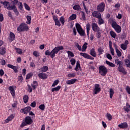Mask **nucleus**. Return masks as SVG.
<instances>
[{"label":"nucleus","instance_id":"obj_5","mask_svg":"<svg viewBox=\"0 0 130 130\" xmlns=\"http://www.w3.org/2000/svg\"><path fill=\"white\" fill-rule=\"evenodd\" d=\"M32 122L33 120L31 118V117L27 116L25 118L24 120L22 122L20 126H21V127H24V126H26V125H30V124H32Z\"/></svg>","mask_w":130,"mask_h":130},{"label":"nucleus","instance_id":"obj_49","mask_svg":"<svg viewBox=\"0 0 130 130\" xmlns=\"http://www.w3.org/2000/svg\"><path fill=\"white\" fill-rule=\"evenodd\" d=\"M81 15L82 16V18L84 21L86 20V15L85 14V12L84 11L81 12Z\"/></svg>","mask_w":130,"mask_h":130},{"label":"nucleus","instance_id":"obj_59","mask_svg":"<svg viewBox=\"0 0 130 130\" xmlns=\"http://www.w3.org/2000/svg\"><path fill=\"white\" fill-rule=\"evenodd\" d=\"M126 91L130 95V87L127 86L125 88Z\"/></svg>","mask_w":130,"mask_h":130},{"label":"nucleus","instance_id":"obj_19","mask_svg":"<svg viewBox=\"0 0 130 130\" xmlns=\"http://www.w3.org/2000/svg\"><path fill=\"white\" fill-rule=\"evenodd\" d=\"M38 77L40 79H42L43 80H45L47 78V75L45 73H40L38 74Z\"/></svg>","mask_w":130,"mask_h":130},{"label":"nucleus","instance_id":"obj_28","mask_svg":"<svg viewBox=\"0 0 130 130\" xmlns=\"http://www.w3.org/2000/svg\"><path fill=\"white\" fill-rule=\"evenodd\" d=\"M73 9L75 11H80L81 10V6L79 5H75L73 6Z\"/></svg>","mask_w":130,"mask_h":130},{"label":"nucleus","instance_id":"obj_31","mask_svg":"<svg viewBox=\"0 0 130 130\" xmlns=\"http://www.w3.org/2000/svg\"><path fill=\"white\" fill-rule=\"evenodd\" d=\"M41 71L42 72V73H45V72H47V71H48V67L44 66L41 68Z\"/></svg>","mask_w":130,"mask_h":130},{"label":"nucleus","instance_id":"obj_55","mask_svg":"<svg viewBox=\"0 0 130 130\" xmlns=\"http://www.w3.org/2000/svg\"><path fill=\"white\" fill-rule=\"evenodd\" d=\"M116 52L117 53V56H118V57H120V56H121V52H120V51H119V50H116Z\"/></svg>","mask_w":130,"mask_h":130},{"label":"nucleus","instance_id":"obj_6","mask_svg":"<svg viewBox=\"0 0 130 130\" xmlns=\"http://www.w3.org/2000/svg\"><path fill=\"white\" fill-rule=\"evenodd\" d=\"M76 27L78 33L79 34L80 36H86L85 31L84 30V29H83V28H82V26H81V25L79 24V23L76 24Z\"/></svg>","mask_w":130,"mask_h":130},{"label":"nucleus","instance_id":"obj_25","mask_svg":"<svg viewBox=\"0 0 130 130\" xmlns=\"http://www.w3.org/2000/svg\"><path fill=\"white\" fill-rule=\"evenodd\" d=\"M90 54L93 57H96V52L95 51V49L92 48L90 50Z\"/></svg>","mask_w":130,"mask_h":130},{"label":"nucleus","instance_id":"obj_14","mask_svg":"<svg viewBox=\"0 0 130 130\" xmlns=\"http://www.w3.org/2000/svg\"><path fill=\"white\" fill-rule=\"evenodd\" d=\"M92 15L94 18H96V19H99V18H101V17H102L101 13H100L99 11H93Z\"/></svg>","mask_w":130,"mask_h":130},{"label":"nucleus","instance_id":"obj_15","mask_svg":"<svg viewBox=\"0 0 130 130\" xmlns=\"http://www.w3.org/2000/svg\"><path fill=\"white\" fill-rule=\"evenodd\" d=\"M16 115L15 114H12L9 116L7 119L5 120V121L6 122V123H9L10 121H11V120H13L14 119L15 116Z\"/></svg>","mask_w":130,"mask_h":130},{"label":"nucleus","instance_id":"obj_18","mask_svg":"<svg viewBox=\"0 0 130 130\" xmlns=\"http://www.w3.org/2000/svg\"><path fill=\"white\" fill-rule=\"evenodd\" d=\"M8 68H9V69H12L15 73H18V68L16 66H14V65L8 64H7Z\"/></svg>","mask_w":130,"mask_h":130},{"label":"nucleus","instance_id":"obj_22","mask_svg":"<svg viewBox=\"0 0 130 130\" xmlns=\"http://www.w3.org/2000/svg\"><path fill=\"white\" fill-rule=\"evenodd\" d=\"M31 86L32 88V90H35L38 86V82L36 81H34L31 84Z\"/></svg>","mask_w":130,"mask_h":130},{"label":"nucleus","instance_id":"obj_17","mask_svg":"<svg viewBox=\"0 0 130 130\" xmlns=\"http://www.w3.org/2000/svg\"><path fill=\"white\" fill-rule=\"evenodd\" d=\"M109 46L110 51L112 55H114V49L112 48V42H111V41H110L109 42Z\"/></svg>","mask_w":130,"mask_h":130},{"label":"nucleus","instance_id":"obj_52","mask_svg":"<svg viewBox=\"0 0 130 130\" xmlns=\"http://www.w3.org/2000/svg\"><path fill=\"white\" fill-rule=\"evenodd\" d=\"M23 6L25 9V10H26V11H30V7H29L27 4H26V3H24L23 4Z\"/></svg>","mask_w":130,"mask_h":130},{"label":"nucleus","instance_id":"obj_36","mask_svg":"<svg viewBox=\"0 0 130 130\" xmlns=\"http://www.w3.org/2000/svg\"><path fill=\"white\" fill-rule=\"evenodd\" d=\"M70 19L71 21H73L74 20H76L77 19V15L75 14H73L72 15L70 16Z\"/></svg>","mask_w":130,"mask_h":130},{"label":"nucleus","instance_id":"obj_60","mask_svg":"<svg viewBox=\"0 0 130 130\" xmlns=\"http://www.w3.org/2000/svg\"><path fill=\"white\" fill-rule=\"evenodd\" d=\"M16 52H17V53H19V54H21L22 50H21V49L16 48Z\"/></svg>","mask_w":130,"mask_h":130},{"label":"nucleus","instance_id":"obj_46","mask_svg":"<svg viewBox=\"0 0 130 130\" xmlns=\"http://www.w3.org/2000/svg\"><path fill=\"white\" fill-rule=\"evenodd\" d=\"M120 47L123 50H126V48H127V46L124 45V44H121Z\"/></svg>","mask_w":130,"mask_h":130},{"label":"nucleus","instance_id":"obj_9","mask_svg":"<svg viewBox=\"0 0 130 130\" xmlns=\"http://www.w3.org/2000/svg\"><path fill=\"white\" fill-rule=\"evenodd\" d=\"M96 9L98 12H100V13L104 12V10H105V4H104V3H101L98 5Z\"/></svg>","mask_w":130,"mask_h":130},{"label":"nucleus","instance_id":"obj_34","mask_svg":"<svg viewBox=\"0 0 130 130\" xmlns=\"http://www.w3.org/2000/svg\"><path fill=\"white\" fill-rule=\"evenodd\" d=\"M106 63L110 67H111V68H114L115 67V64L109 61L106 60Z\"/></svg>","mask_w":130,"mask_h":130},{"label":"nucleus","instance_id":"obj_12","mask_svg":"<svg viewBox=\"0 0 130 130\" xmlns=\"http://www.w3.org/2000/svg\"><path fill=\"white\" fill-rule=\"evenodd\" d=\"M14 88L15 89H16L17 87H16V86H11L9 87V90L12 96H13V97H15V96L16 95V93L15 92Z\"/></svg>","mask_w":130,"mask_h":130},{"label":"nucleus","instance_id":"obj_45","mask_svg":"<svg viewBox=\"0 0 130 130\" xmlns=\"http://www.w3.org/2000/svg\"><path fill=\"white\" fill-rule=\"evenodd\" d=\"M68 77H69V78H75V77H76V73H69L68 75Z\"/></svg>","mask_w":130,"mask_h":130},{"label":"nucleus","instance_id":"obj_47","mask_svg":"<svg viewBox=\"0 0 130 130\" xmlns=\"http://www.w3.org/2000/svg\"><path fill=\"white\" fill-rule=\"evenodd\" d=\"M75 45V46H76V47L78 48V50H79V51H82V46H80L79 45V43H76Z\"/></svg>","mask_w":130,"mask_h":130},{"label":"nucleus","instance_id":"obj_38","mask_svg":"<svg viewBox=\"0 0 130 130\" xmlns=\"http://www.w3.org/2000/svg\"><path fill=\"white\" fill-rule=\"evenodd\" d=\"M59 21L60 22L62 26H63V25H64V23H65V21H64V17L63 16H61L60 18H59Z\"/></svg>","mask_w":130,"mask_h":130},{"label":"nucleus","instance_id":"obj_11","mask_svg":"<svg viewBox=\"0 0 130 130\" xmlns=\"http://www.w3.org/2000/svg\"><path fill=\"white\" fill-rule=\"evenodd\" d=\"M31 111V107H26L23 109L20 110V112L21 113H24V114H27Z\"/></svg>","mask_w":130,"mask_h":130},{"label":"nucleus","instance_id":"obj_35","mask_svg":"<svg viewBox=\"0 0 130 130\" xmlns=\"http://www.w3.org/2000/svg\"><path fill=\"white\" fill-rule=\"evenodd\" d=\"M26 19H27L26 24H31V20H32V18L31 17V16L27 15L26 16Z\"/></svg>","mask_w":130,"mask_h":130},{"label":"nucleus","instance_id":"obj_13","mask_svg":"<svg viewBox=\"0 0 130 130\" xmlns=\"http://www.w3.org/2000/svg\"><path fill=\"white\" fill-rule=\"evenodd\" d=\"M91 27L93 31L94 32H97L100 30V27L98 26V24L96 23H92L91 24Z\"/></svg>","mask_w":130,"mask_h":130},{"label":"nucleus","instance_id":"obj_43","mask_svg":"<svg viewBox=\"0 0 130 130\" xmlns=\"http://www.w3.org/2000/svg\"><path fill=\"white\" fill-rule=\"evenodd\" d=\"M17 5H18V9H19V10L22 11V10H23V4L22 3V2H19Z\"/></svg>","mask_w":130,"mask_h":130},{"label":"nucleus","instance_id":"obj_58","mask_svg":"<svg viewBox=\"0 0 130 130\" xmlns=\"http://www.w3.org/2000/svg\"><path fill=\"white\" fill-rule=\"evenodd\" d=\"M30 106L33 108H35V107H36V102L34 101L32 103H31L30 104Z\"/></svg>","mask_w":130,"mask_h":130},{"label":"nucleus","instance_id":"obj_29","mask_svg":"<svg viewBox=\"0 0 130 130\" xmlns=\"http://www.w3.org/2000/svg\"><path fill=\"white\" fill-rule=\"evenodd\" d=\"M23 102L24 103H27L28 101H29V96H28V95H25L23 96Z\"/></svg>","mask_w":130,"mask_h":130},{"label":"nucleus","instance_id":"obj_3","mask_svg":"<svg viewBox=\"0 0 130 130\" xmlns=\"http://www.w3.org/2000/svg\"><path fill=\"white\" fill-rule=\"evenodd\" d=\"M63 49V46H60L55 47L51 51V58H53V57H55V54H57V53H58V52L60 51V50H62Z\"/></svg>","mask_w":130,"mask_h":130},{"label":"nucleus","instance_id":"obj_53","mask_svg":"<svg viewBox=\"0 0 130 130\" xmlns=\"http://www.w3.org/2000/svg\"><path fill=\"white\" fill-rule=\"evenodd\" d=\"M70 62L71 63L72 66H75L76 64V59L75 58H72L70 60Z\"/></svg>","mask_w":130,"mask_h":130},{"label":"nucleus","instance_id":"obj_33","mask_svg":"<svg viewBox=\"0 0 130 130\" xmlns=\"http://www.w3.org/2000/svg\"><path fill=\"white\" fill-rule=\"evenodd\" d=\"M109 93H110V98L111 99H112V97H113V95L114 94V90H113V89L110 88Z\"/></svg>","mask_w":130,"mask_h":130},{"label":"nucleus","instance_id":"obj_48","mask_svg":"<svg viewBox=\"0 0 130 130\" xmlns=\"http://www.w3.org/2000/svg\"><path fill=\"white\" fill-rule=\"evenodd\" d=\"M39 108L42 110V111H43V110L45 109V105H44V104H41L39 106Z\"/></svg>","mask_w":130,"mask_h":130},{"label":"nucleus","instance_id":"obj_32","mask_svg":"<svg viewBox=\"0 0 130 130\" xmlns=\"http://www.w3.org/2000/svg\"><path fill=\"white\" fill-rule=\"evenodd\" d=\"M86 27L87 36H89V33L90 32V28H91V26L90 25V24L88 23L86 24Z\"/></svg>","mask_w":130,"mask_h":130},{"label":"nucleus","instance_id":"obj_57","mask_svg":"<svg viewBox=\"0 0 130 130\" xmlns=\"http://www.w3.org/2000/svg\"><path fill=\"white\" fill-rule=\"evenodd\" d=\"M55 25H56V26H58V27H60L61 24H60L59 20H58L55 21Z\"/></svg>","mask_w":130,"mask_h":130},{"label":"nucleus","instance_id":"obj_8","mask_svg":"<svg viewBox=\"0 0 130 130\" xmlns=\"http://www.w3.org/2000/svg\"><path fill=\"white\" fill-rule=\"evenodd\" d=\"M111 25L112 27L114 29L117 33H120V32H121V26L117 24L116 22L113 21Z\"/></svg>","mask_w":130,"mask_h":130},{"label":"nucleus","instance_id":"obj_54","mask_svg":"<svg viewBox=\"0 0 130 130\" xmlns=\"http://www.w3.org/2000/svg\"><path fill=\"white\" fill-rule=\"evenodd\" d=\"M33 55H34V56H36V57H38L40 56L39 53H38V52H37V51H35L33 52Z\"/></svg>","mask_w":130,"mask_h":130},{"label":"nucleus","instance_id":"obj_20","mask_svg":"<svg viewBox=\"0 0 130 130\" xmlns=\"http://www.w3.org/2000/svg\"><path fill=\"white\" fill-rule=\"evenodd\" d=\"M77 79H72L69 80H67L66 81V84L68 85H73V84H75L76 82H77Z\"/></svg>","mask_w":130,"mask_h":130},{"label":"nucleus","instance_id":"obj_44","mask_svg":"<svg viewBox=\"0 0 130 130\" xmlns=\"http://www.w3.org/2000/svg\"><path fill=\"white\" fill-rule=\"evenodd\" d=\"M67 53L69 57H70V56L71 57H74V56H75L74 53L72 52L71 51H68Z\"/></svg>","mask_w":130,"mask_h":130},{"label":"nucleus","instance_id":"obj_4","mask_svg":"<svg viewBox=\"0 0 130 130\" xmlns=\"http://www.w3.org/2000/svg\"><path fill=\"white\" fill-rule=\"evenodd\" d=\"M29 30V26L28 24L25 23H21L17 27V31L18 32H27Z\"/></svg>","mask_w":130,"mask_h":130},{"label":"nucleus","instance_id":"obj_61","mask_svg":"<svg viewBox=\"0 0 130 130\" xmlns=\"http://www.w3.org/2000/svg\"><path fill=\"white\" fill-rule=\"evenodd\" d=\"M45 55H50H50H51V52L49 51V50H46L45 51Z\"/></svg>","mask_w":130,"mask_h":130},{"label":"nucleus","instance_id":"obj_51","mask_svg":"<svg viewBox=\"0 0 130 130\" xmlns=\"http://www.w3.org/2000/svg\"><path fill=\"white\" fill-rule=\"evenodd\" d=\"M33 76V73H29L28 74L26 75V80H29L30 78H31Z\"/></svg>","mask_w":130,"mask_h":130},{"label":"nucleus","instance_id":"obj_24","mask_svg":"<svg viewBox=\"0 0 130 130\" xmlns=\"http://www.w3.org/2000/svg\"><path fill=\"white\" fill-rule=\"evenodd\" d=\"M98 19V23L99 25H103V24H104V23L105 22L103 18H102V17H101L100 18Z\"/></svg>","mask_w":130,"mask_h":130},{"label":"nucleus","instance_id":"obj_50","mask_svg":"<svg viewBox=\"0 0 130 130\" xmlns=\"http://www.w3.org/2000/svg\"><path fill=\"white\" fill-rule=\"evenodd\" d=\"M106 117L108 118V120H111L112 119V116L108 113L106 114Z\"/></svg>","mask_w":130,"mask_h":130},{"label":"nucleus","instance_id":"obj_39","mask_svg":"<svg viewBox=\"0 0 130 130\" xmlns=\"http://www.w3.org/2000/svg\"><path fill=\"white\" fill-rule=\"evenodd\" d=\"M60 88H61V86L59 85L57 86L56 87L52 88L51 91L52 92H54V91H58L59 90H60Z\"/></svg>","mask_w":130,"mask_h":130},{"label":"nucleus","instance_id":"obj_42","mask_svg":"<svg viewBox=\"0 0 130 130\" xmlns=\"http://www.w3.org/2000/svg\"><path fill=\"white\" fill-rule=\"evenodd\" d=\"M59 83V80H55L53 84L52 85V87H55V86H57Z\"/></svg>","mask_w":130,"mask_h":130},{"label":"nucleus","instance_id":"obj_63","mask_svg":"<svg viewBox=\"0 0 130 130\" xmlns=\"http://www.w3.org/2000/svg\"><path fill=\"white\" fill-rule=\"evenodd\" d=\"M18 81H19V82H23V76H22V75L20 76L19 77H18Z\"/></svg>","mask_w":130,"mask_h":130},{"label":"nucleus","instance_id":"obj_62","mask_svg":"<svg viewBox=\"0 0 130 130\" xmlns=\"http://www.w3.org/2000/svg\"><path fill=\"white\" fill-rule=\"evenodd\" d=\"M27 87H28V91H29V93H31L32 92V89L31 88V86H30V85L27 84Z\"/></svg>","mask_w":130,"mask_h":130},{"label":"nucleus","instance_id":"obj_16","mask_svg":"<svg viewBox=\"0 0 130 130\" xmlns=\"http://www.w3.org/2000/svg\"><path fill=\"white\" fill-rule=\"evenodd\" d=\"M118 126L120 128H127L128 127V125L127 124V123L126 122H124L123 123H121V124H119Z\"/></svg>","mask_w":130,"mask_h":130},{"label":"nucleus","instance_id":"obj_37","mask_svg":"<svg viewBox=\"0 0 130 130\" xmlns=\"http://www.w3.org/2000/svg\"><path fill=\"white\" fill-rule=\"evenodd\" d=\"M80 55H81V56H83L84 58H87V59L89 57V54L86 53H80Z\"/></svg>","mask_w":130,"mask_h":130},{"label":"nucleus","instance_id":"obj_40","mask_svg":"<svg viewBox=\"0 0 130 130\" xmlns=\"http://www.w3.org/2000/svg\"><path fill=\"white\" fill-rule=\"evenodd\" d=\"M87 45H88V43H85L82 46V52H84V51H86V50L87 49Z\"/></svg>","mask_w":130,"mask_h":130},{"label":"nucleus","instance_id":"obj_10","mask_svg":"<svg viewBox=\"0 0 130 130\" xmlns=\"http://www.w3.org/2000/svg\"><path fill=\"white\" fill-rule=\"evenodd\" d=\"M100 91H101V87H100V85L98 84H95L93 88V94H98L100 92Z\"/></svg>","mask_w":130,"mask_h":130},{"label":"nucleus","instance_id":"obj_23","mask_svg":"<svg viewBox=\"0 0 130 130\" xmlns=\"http://www.w3.org/2000/svg\"><path fill=\"white\" fill-rule=\"evenodd\" d=\"M79 69H81V64H80V61H77L75 70L76 72H78L79 71Z\"/></svg>","mask_w":130,"mask_h":130},{"label":"nucleus","instance_id":"obj_41","mask_svg":"<svg viewBox=\"0 0 130 130\" xmlns=\"http://www.w3.org/2000/svg\"><path fill=\"white\" fill-rule=\"evenodd\" d=\"M98 51L99 53V55H101V54H103V52H104V50H103V49L102 47H100L98 49Z\"/></svg>","mask_w":130,"mask_h":130},{"label":"nucleus","instance_id":"obj_64","mask_svg":"<svg viewBox=\"0 0 130 130\" xmlns=\"http://www.w3.org/2000/svg\"><path fill=\"white\" fill-rule=\"evenodd\" d=\"M53 20H54V22H56V21H58V18H57V16L55 15L53 16Z\"/></svg>","mask_w":130,"mask_h":130},{"label":"nucleus","instance_id":"obj_30","mask_svg":"<svg viewBox=\"0 0 130 130\" xmlns=\"http://www.w3.org/2000/svg\"><path fill=\"white\" fill-rule=\"evenodd\" d=\"M124 110L126 112H128L130 111V105L128 104H126V107H124Z\"/></svg>","mask_w":130,"mask_h":130},{"label":"nucleus","instance_id":"obj_21","mask_svg":"<svg viewBox=\"0 0 130 130\" xmlns=\"http://www.w3.org/2000/svg\"><path fill=\"white\" fill-rule=\"evenodd\" d=\"M15 38H16V36H15V34L11 32L9 35V39L11 42H12V41H14Z\"/></svg>","mask_w":130,"mask_h":130},{"label":"nucleus","instance_id":"obj_27","mask_svg":"<svg viewBox=\"0 0 130 130\" xmlns=\"http://www.w3.org/2000/svg\"><path fill=\"white\" fill-rule=\"evenodd\" d=\"M6 51L7 50L5 48H0V54H2V55H3V54H6Z\"/></svg>","mask_w":130,"mask_h":130},{"label":"nucleus","instance_id":"obj_1","mask_svg":"<svg viewBox=\"0 0 130 130\" xmlns=\"http://www.w3.org/2000/svg\"><path fill=\"white\" fill-rule=\"evenodd\" d=\"M2 4L4 5V8L8 10V11H13L16 16H19V11L17 9V7L15 6H12L10 2L8 1H4L2 2Z\"/></svg>","mask_w":130,"mask_h":130},{"label":"nucleus","instance_id":"obj_2","mask_svg":"<svg viewBox=\"0 0 130 130\" xmlns=\"http://www.w3.org/2000/svg\"><path fill=\"white\" fill-rule=\"evenodd\" d=\"M115 63L118 66L117 71L120 73H122L123 75H126L127 72L125 71V69L122 66V62L119 60V59H115Z\"/></svg>","mask_w":130,"mask_h":130},{"label":"nucleus","instance_id":"obj_26","mask_svg":"<svg viewBox=\"0 0 130 130\" xmlns=\"http://www.w3.org/2000/svg\"><path fill=\"white\" fill-rule=\"evenodd\" d=\"M110 35L111 36L112 38H114V39H115V38H116V33H115V32H114L113 30L110 31Z\"/></svg>","mask_w":130,"mask_h":130},{"label":"nucleus","instance_id":"obj_56","mask_svg":"<svg viewBox=\"0 0 130 130\" xmlns=\"http://www.w3.org/2000/svg\"><path fill=\"white\" fill-rule=\"evenodd\" d=\"M13 5L12 6H15L16 7V5L19 4V0H14L12 1Z\"/></svg>","mask_w":130,"mask_h":130},{"label":"nucleus","instance_id":"obj_7","mask_svg":"<svg viewBox=\"0 0 130 130\" xmlns=\"http://www.w3.org/2000/svg\"><path fill=\"white\" fill-rule=\"evenodd\" d=\"M99 74L104 77L106 76V74H107V68L105 67L104 66H101L99 68Z\"/></svg>","mask_w":130,"mask_h":130}]
</instances>
